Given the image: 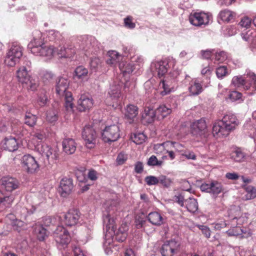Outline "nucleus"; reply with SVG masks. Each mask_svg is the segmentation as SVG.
Returning <instances> with one entry per match:
<instances>
[{
    "label": "nucleus",
    "instance_id": "10",
    "mask_svg": "<svg viewBox=\"0 0 256 256\" xmlns=\"http://www.w3.org/2000/svg\"><path fill=\"white\" fill-rule=\"evenodd\" d=\"M180 244L174 240L166 242L160 249L162 256H173L179 250Z\"/></svg>",
    "mask_w": 256,
    "mask_h": 256
},
{
    "label": "nucleus",
    "instance_id": "12",
    "mask_svg": "<svg viewBox=\"0 0 256 256\" xmlns=\"http://www.w3.org/2000/svg\"><path fill=\"white\" fill-rule=\"evenodd\" d=\"M200 189L202 192H208L215 196L224 190L222 184L216 180H213L209 184H202L200 186Z\"/></svg>",
    "mask_w": 256,
    "mask_h": 256
},
{
    "label": "nucleus",
    "instance_id": "5",
    "mask_svg": "<svg viewBox=\"0 0 256 256\" xmlns=\"http://www.w3.org/2000/svg\"><path fill=\"white\" fill-rule=\"evenodd\" d=\"M54 238L60 249L66 248L70 242L68 230L62 226H58L53 233Z\"/></svg>",
    "mask_w": 256,
    "mask_h": 256
},
{
    "label": "nucleus",
    "instance_id": "34",
    "mask_svg": "<svg viewBox=\"0 0 256 256\" xmlns=\"http://www.w3.org/2000/svg\"><path fill=\"white\" fill-rule=\"evenodd\" d=\"M172 112L170 108L166 107L165 105H161L156 110V113L158 118H164Z\"/></svg>",
    "mask_w": 256,
    "mask_h": 256
},
{
    "label": "nucleus",
    "instance_id": "30",
    "mask_svg": "<svg viewBox=\"0 0 256 256\" xmlns=\"http://www.w3.org/2000/svg\"><path fill=\"white\" fill-rule=\"evenodd\" d=\"M235 14L227 9L221 10L218 14V18L223 22H230L234 19Z\"/></svg>",
    "mask_w": 256,
    "mask_h": 256
},
{
    "label": "nucleus",
    "instance_id": "20",
    "mask_svg": "<svg viewBox=\"0 0 256 256\" xmlns=\"http://www.w3.org/2000/svg\"><path fill=\"white\" fill-rule=\"evenodd\" d=\"M128 226L126 224H122L118 229L114 230L112 232L114 234V237L116 240L122 242L128 236Z\"/></svg>",
    "mask_w": 256,
    "mask_h": 256
},
{
    "label": "nucleus",
    "instance_id": "24",
    "mask_svg": "<svg viewBox=\"0 0 256 256\" xmlns=\"http://www.w3.org/2000/svg\"><path fill=\"white\" fill-rule=\"evenodd\" d=\"M16 76L18 82L22 85L26 82H28V78L31 77L28 73V70L26 66H20L16 70Z\"/></svg>",
    "mask_w": 256,
    "mask_h": 256
},
{
    "label": "nucleus",
    "instance_id": "45",
    "mask_svg": "<svg viewBox=\"0 0 256 256\" xmlns=\"http://www.w3.org/2000/svg\"><path fill=\"white\" fill-rule=\"evenodd\" d=\"M158 183H160L166 188H168L170 186L172 181L166 176L161 175L158 177Z\"/></svg>",
    "mask_w": 256,
    "mask_h": 256
},
{
    "label": "nucleus",
    "instance_id": "7",
    "mask_svg": "<svg viewBox=\"0 0 256 256\" xmlns=\"http://www.w3.org/2000/svg\"><path fill=\"white\" fill-rule=\"evenodd\" d=\"M97 134L94 128L90 126H86L82 132V138L86 146L88 148H94L96 144Z\"/></svg>",
    "mask_w": 256,
    "mask_h": 256
},
{
    "label": "nucleus",
    "instance_id": "46",
    "mask_svg": "<svg viewBox=\"0 0 256 256\" xmlns=\"http://www.w3.org/2000/svg\"><path fill=\"white\" fill-rule=\"evenodd\" d=\"M12 226L13 229L18 232H20L24 227V222L19 220H15L12 222Z\"/></svg>",
    "mask_w": 256,
    "mask_h": 256
},
{
    "label": "nucleus",
    "instance_id": "8",
    "mask_svg": "<svg viewBox=\"0 0 256 256\" xmlns=\"http://www.w3.org/2000/svg\"><path fill=\"white\" fill-rule=\"evenodd\" d=\"M102 136L106 142L116 141L120 136L118 126L113 124L106 126L102 133Z\"/></svg>",
    "mask_w": 256,
    "mask_h": 256
},
{
    "label": "nucleus",
    "instance_id": "42",
    "mask_svg": "<svg viewBox=\"0 0 256 256\" xmlns=\"http://www.w3.org/2000/svg\"><path fill=\"white\" fill-rule=\"evenodd\" d=\"M24 86H26L28 90H34L38 86V83L36 80L34 79L32 77L28 78V82H26L23 84Z\"/></svg>",
    "mask_w": 256,
    "mask_h": 256
},
{
    "label": "nucleus",
    "instance_id": "44",
    "mask_svg": "<svg viewBox=\"0 0 256 256\" xmlns=\"http://www.w3.org/2000/svg\"><path fill=\"white\" fill-rule=\"evenodd\" d=\"M36 120L37 118L35 115L28 114L25 116L24 122L30 126L32 127L36 124Z\"/></svg>",
    "mask_w": 256,
    "mask_h": 256
},
{
    "label": "nucleus",
    "instance_id": "58",
    "mask_svg": "<svg viewBox=\"0 0 256 256\" xmlns=\"http://www.w3.org/2000/svg\"><path fill=\"white\" fill-rule=\"evenodd\" d=\"M241 96L242 94L236 91H232L228 95L230 99L232 102L240 100L241 98Z\"/></svg>",
    "mask_w": 256,
    "mask_h": 256
},
{
    "label": "nucleus",
    "instance_id": "23",
    "mask_svg": "<svg viewBox=\"0 0 256 256\" xmlns=\"http://www.w3.org/2000/svg\"><path fill=\"white\" fill-rule=\"evenodd\" d=\"M2 147L6 150L14 152L18 148V144L16 139L10 136L5 138L1 143Z\"/></svg>",
    "mask_w": 256,
    "mask_h": 256
},
{
    "label": "nucleus",
    "instance_id": "48",
    "mask_svg": "<svg viewBox=\"0 0 256 256\" xmlns=\"http://www.w3.org/2000/svg\"><path fill=\"white\" fill-rule=\"evenodd\" d=\"M146 136L143 133H138L134 134L132 137L133 142L137 144H142L145 141Z\"/></svg>",
    "mask_w": 256,
    "mask_h": 256
},
{
    "label": "nucleus",
    "instance_id": "28",
    "mask_svg": "<svg viewBox=\"0 0 256 256\" xmlns=\"http://www.w3.org/2000/svg\"><path fill=\"white\" fill-rule=\"evenodd\" d=\"M156 115V110L147 108L142 114V118L147 123L150 124L154 121Z\"/></svg>",
    "mask_w": 256,
    "mask_h": 256
},
{
    "label": "nucleus",
    "instance_id": "52",
    "mask_svg": "<svg viewBox=\"0 0 256 256\" xmlns=\"http://www.w3.org/2000/svg\"><path fill=\"white\" fill-rule=\"evenodd\" d=\"M228 58V54L224 51L216 52L215 54V60L219 62H222Z\"/></svg>",
    "mask_w": 256,
    "mask_h": 256
},
{
    "label": "nucleus",
    "instance_id": "62",
    "mask_svg": "<svg viewBox=\"0 0 256 256\" xmlns=\"http://www.w3.org/2000/svg\"><path fill=\"white\" fill-rule=\"evenodd\" d=\"M185 200L184 196L182 194L174 196V200L182 207L184 206Z\"/></svg>",
    "mask_w": 256,
    "mask_h": 256
},
{
    "label": "nucleus",
    "instance_id": "17",
    "mask_svg": "<svg viewBox=\"0 0 256 256\" xmlns=\"http://www.w3.org/2000/svg\"><path fill=\"white\" fill-rule=\"evenodd\" d=\"M94 104L92 98L86 94H82L78 100V108L79 111L84 112L91 108Z\"/></svg>",
    "mask_w": 256,
    "mask_h": 256
},
{
    "label": "nucleus",
    "instance_id": "40",
    "mask_svg": "<svg viewBox=\"0 0 256 256\" xmlns=\"http://www.w3.org/2000/svg\"><path fill=\"white\" fill-rule=\"evenodd\" d=\"M119 68L124 74H130L133 71L132 65L127 63L124 60L122 61L119 64Z\"/></svg>",
    "mask_w": 256,
    "mask_h": 256
},
{
    "label": "nucleus",
    "instance_id": "4",
    "mask_svg": "<svg viewBox=\"0 0 256 256\" xmlns=\"http://www.w3.org/2000/svg\"><path fill=\"white\" fill-rule=\"evenodd\" d=\"M22 47L18 42L12 43L6 56V64L9 66H14L22 56Z\"/></svg>",
    "mask_w": 256,
    "mask_h": 256
},
{
    "label": "nucleus",
    "instance_id": "38",
    "mask_svg": "<svg viewBox=\"0 0 256 256\" xmlns=\"http://www.w3.org/2000/svg\"><path fill=\"white\" fill-rule=\"evenodd\" d=\"M246 194L244 198L246 200H250L256 197V189L252 186L244 185V186Z\"/></svg>",
    "mask_w": 256,
    "mask_h": 256
},
{
    "label": "nucleus",
    "instance_id": "18",
    "mask_svg": "<svg viewBox=\"0 0 256 256\" xmlns=\"http://www.w3.org/2000/svg\"><path fill=\"white\" fill-rule=\"evenodd\" d=\"M190 126L192 133L196 136L204 134L207 127L206 121L203 118L193 122Z\"/></svg>",
    "mask_w": 256,
    "mask_h": 256
},
{
    "label": "nucleus",
    "instance_id": "35",
    "mask_svg": "<svg viewBox=\"0 0 256 256\" xmlns=\"http://www.w3.org/2000/svg\"><path fill=\"white\" fill-rule=\"evenodd\" d=\"M88 70L84 66H78L74 70V76L78 80H84L88 76Z\"/></svg>",
    "mask_w": 256,
    "mask_h": 256
},
{
    "label": "nucleus",
    "instance_id": "9",
    "mask_svg": "<svg viewBox=\"0 0 256 256\" xmlns=\"http://www.w3.org/2000/svg\"><path fill=\"white\" fill-rule=\"evenodd\" d=\"M22 164L24 170L30 174L36 172L40 168L38 162L30 154H26L22 156Z\"/></svg>",
    "mask_w": 256,
    "mask_h": 256
},
{
    "label": "nucleus",
    "instance_id": "47",
    "mask_svg": "<svg viewBox=\"0 0 256 256\" xmlns=\"http://www.w3.org/2000/svg\"><path fill=\"white\" fill-rule=\"evenodd\" d=\"M163 164L162 160H158L156 157L152 155L148 160L147 164L149 166H161Z\"/></svg>",
    "mask_w": 256,
    "mask_h": 256
},
{
    "label": "nucleus",
    "instance_id": "2",
    "mask_svg": "<svg viewBox=\"0 0 256 256\" xmlns=\"http://www.w3.org/2000/svg\"><path fill=\"white\" fill-rule=\"evenodd\" d=\"M68 84L69 82L68 79L64 78H60L56 82V93L58 95L64 96V107L66 111L70 112L73 111L74 98L72 94L70 92L66 91Z\"/></svg>",
    "mask_w": 256,
    "mask_h": 256
},
{
    "label": "nucleus",
    "instance_id": "55",
    "mask_svg": "<svg viewBox=\"0 0 256 256\" xmlns=\"http://www.w3.org/2000/svg\"><path fill=\"white\" fill-rule=\"evenodd\" d=\"M47 102L48 98L45 93H42L38 96V103L40 106H45Z\"/></svg>",
    "mask_w": 256,
    "mask_h": 256
},
{
    "label": "nucleus",
    "instance_id": "16",
    "mask_svg": "<svg viewBox=\"0 0 256 256\" xmlns=\"http://www.w3.org/2000/svg\"><path fill=\"white\" fill-rule=\"evenodd\" d=\"M80 218V212L75 209L70 210L64 215V222L69 226H72L76 224Z\"/></svg>",
    "mask_w": 256,
    "mask_h": 256
},
{
    "label": "nucleus",
    "instance_id": "64",
    "mask_svg": "<svg viewBox=\"0 0 256 256\" xmlns=\"http://www.w3.org/2000/svg\"><path fill=\"white\" fill-rule=\"evenodd\" d=\"M247 77L251 80V84L253 88L256 90V76L252 72H249L247 74Z\"/></svg>",
    "mask_w": 256,
    "mask_h": 256
},
{
    "label": "nucleus",
    "instance_id": "61",
    "mask_svg": "<svg viewBox=\"0 0 256 256\" xmlns=\"http://www.w3.org/2000/svg\"><path fill=\"white\" fill-rule=\"evenodd\" d=\"M64 54H62V58H70L75 53L74 50L71 48H64Z\"/></svg>",
    "mask_w": 256,
    "mask_h": 256
},
{
    "label": "nucleus",
    "instance_id": "26",
    "mask_svg": "<svg viewBox=\"0 0 256 256\" xmlns=\"http://www.w3.org/2000/svg\"><path fill=\"white\" fill-rule=\"evenodd\" d=\"M188 90L190 95L198 96L203 91V88L199 81L195 79L190 82Z\"/></svg>",
    "mask_w": 256,
    "mask_h": 256
},
{
    "label": "nucleus",
    "instance_id": "54",
    "mask_svg": "<svg viewBox=\"0 0 256 256\" xmlns=\"http://www.w3.org/2000/svg\"><path fill=\"white\" fill-rule=\"evenodd\" d=\"M226 232L230 236H238L241 234L243 231L240 226H236L235 229L229 230Z\"/></svg>",
    "mask_w": 256,
    "mask_h": 256
},
{
    "label": "nucleus",
    "instance_id": "49",
    "mask_svg": "<svg viewBox=\"0 0 256 256\" xmlns=\"http://www.w3.org/2000/svg\"><path fill=\"white\" fill-rule=\"evenodd\" d=\"M216 74L218 78H223L225 76L228 74V72L226 66H221L216 68Z\"/></svg>",
    "mask_w": 256,
    "mask_h": 256
},
{
    "label": "nucleus",
    "instance_id": "53",
    "mask_svg": "<svg viewBox=\"0 0 256 256\" xmlns=\"http://www.w3.org/2000/svg\"><path fill=\"white\" fill-rule=\"evenodd\" d=\"M144 181L148 186L156 185L158 184V177L148 176L144 178Z\"/></svg>",
    "mask_w": 256,
    "mask_h": 256
},
{
    "label": "nucleus",
    "instance_id": "41",
    "mask_svg": "<svg viewBox=\"0 0 256 256\" xmlns=\"http://www.w3.org/2000/svg\"><path fill=\"white\" fill-rule=\"evenodd\" d=\"M14 199V197L12 194L6 196L0 190V204L3 203L8 206L13 202Z\"/></svg>",
    "mask_w": 256,
    "mask_h": 256
},
{
    "label": "nucleus",
    "instance_id": "6",
    "mask_svg": "<svg viewBox=\"0 0 256 256\" xmlns=\"http://www.w3.org/2000/svg\"><path fill=\"white\" fill-rule=\"evenodd\" d=\"M28 47L31 48V52L34 54L47 57L48 58H52L55 54V50L53 46L46 45L44 43L37 44L36 40L29 44Z\"/></svg>",
    "mask_w": 256,
    "mask_h": 256
},
{
    "label": "nucleus",
    "instance_id": "56",
    "mask_svg": "<svg viewBox=\"0 0 256 256\" xmlns=\"http://www.w3.org/2000/svg\"><path fill=\"white\" fill-rule=\"evenodd\" d=\"M124 26L130 29H132L135 28L136 24L132 22V18L130 16H128L124 19Z\"/></svg>",
    "mask_w": 256,
    "mask_h": 256
},
{
    "label": "nucleus",
    "instance_id": "14",
    "mask_svg": "<svg viewBox=\"0 0 256 256\" xmlns=\"http://www.w3.org/2000/svg\"><path fill=\"white\" fill-rule=\"evenodd\" d=\"M73 188L72 180L64 178L60 182L58 191L62 196L66 198L71 194Z\"/></svg>",
    "mask_w": 256,
    "mask_h": 256
},
{
    "label": "nucleus",
    "instance_id": "25",
    "mask_svg": "<svg viewBox=\"0 0 256 256\" xmlns=\"http://www.w3.org/2000/svg\"><path fill=\"white\" fill-rule=\"evenodd\" d=\"M155 72L159 78L164 76L168 72V63L162 60L154 63Z\"/></svg>",
    "mask_w": 256,
    "mask_h": 256
},
{
    "label": "nucleus",
    "instance_id": "59",
    "mask_svg": "<svg viewBox=\"0 0 256 256\" xmlns=\"http://www.w3.org/2000/svg\"><path fill=\"white\" fill-rule=\"evenodd\" d=\"M251 22V20L249 18L246 16L241 20L239 24L242 27L248 28L250 26Z\"/></svg>",
    "mask_w": 256,
    "mask_h": 256
},
{
    "label": "nucleus",
    "instance_id": "22",
    "mask_svg": "<svg viewBox=\"0 0 256 256\" xmlns=\"http://www.w3.org/2000/svg\"><path fill=\"white\" fill-rule=\"evenodd\" d=\"M108 58L107 59L106 64L110 66H119V64L122 61H124V57L119 54L118 52L114 50L109 51L108 52Z\"/></svg>",
    "mask_w": 256,
    "mask_h": 256
},
{
    "label": "nucleus",
    "instance_id": "21",
    "mask_svg": "<svg viewBox=\"0 0 256 256\" xmlns=\"http://www.w3.org/2000/svg\"><path fill=\"white\" fill-rule=\"evenodd\" d=\"M230 216L232 218V222L236 220V226L242 225L245 221L246 218L244 216H239L240 214V208L238 206H234L231 207L229 210Z\"/></svg>",
    "mask_w": 256,
    "mask_h": 256
},
{
    "label": "nucleus",
    "instance_id": "43",
    "mask_svg": "<svg viewBox=\"0 0 256 256\" xmlns=\"http://www.w3.org/2000/svg\"><path fill=\"white\" fill-rule=\"evenodd\" d=\"M112 234H110L108 235V234H106V238L104 241V247L105 248V250L106 252L108 254L110 251L109 249L111 248V245L113 242V238H112Z\"/></svg>",
    "mask_w": 256,
    "mask_h": 256
},
{
    "label": "nucleus",
    "instance_id": "51",
    "mask_svg": "<svg viewBox=\"0 0 256 256\" xmlns=\"http://www.w3.org/2000/svg\"><path fill=\"white\" fill-rule=\"evenodd\" d=\"M166 142H164L162 144H154V150L156 154H163L166 150L165 148V144Z\"/></svg>",
    "mask_w": 256,
    "mask_h": 256
},
{
    "label": "nucleus",
    "instance_id": "19",
    "mask_svg": "<svg viewBox=\"0 0 256 256\" xmlns=\"http://www.w3.org/2000/svg\"><path fill=\"white\" fill-rule=\"evenodd\" d=\"M63 151L67 154H73L76 148L75 140L71 138H64L62 142Z\"/></svg>",
    "mask_w": 256,
    "mask_h": 256
},
{
    "label": "nucleus",
    "instance_id": "32",
    "mask_svg": "<svg viewBox=\"0 0 256 256\" xmlns=\"http://www.w3.org/2000/svg\"><path fill=\"white\" fill-rule=\"evenodd\" d=\"M246 80L242 76H234L232 80V84L234 86H242L246 90H248L250 86L246 84Z\"/></svg>",
    "mask_w": 256,
    "mask_h": 256
},
{
    "label": "nucleus",
    "instance_id": "50",
    "mask_svg": "<svg viewBox=\"0 0 256 256\" xmlns=\"http://www.w3.org/2000/svg\"><path fill=\"white\" fill-rule=\"evenodd\" d=\"M46 120L51 124H54L58 120V116L54 110H50L47 112Z\"/></svg>",
    "mask_w": 256,
    "mask_h": 256
},
{
    "label": "nucleus",
    "instance_id": "57",
    "mask_svg": "<svg viewBox=\"0 0 256 256\" xmlns=\"http://www.w3.org/2000/svg\"><path fill=\"white\" fill-rule=\"evenodd\" d=\"M72 251L74 256H88L86 253L83 251L78 246H73Z\"/></svg>",
    "mask_w": 256,
    "mask_h": 256
},
{
    "label": "nucleus",
    "instance_id": "60",
    "mask_svg": "<svg viewBox=\"0 0 256 256\" xmlns=\"http://www.w3.org/2000/svg\"><path fill=\"white\" fill-rule=\"evenodd\" d=\"M101 60L97 58H93L90 62V65L92 69L96 70L100 65Z\"/></svg>",
    "mask_w": 256,
    "mask_h": 256
},
{
    "label": "nucleus",
    "instance_id": "63",
    "mask_svg": "<svg viewBox=\"0 0 256 256\" xmlns=\"http://www.w3.org/2000/svg\"><path fill=\"white\" fill-rule=\"evenodd\" d=\"M32 139L34 140H39L40 142L42 141L46 138V134L44 132H37L34 133L32 136Z\"/></svg>",
    "mask_w": 256,
    "mask_h": 256
},
{
    "label": "nucleus",
    "instance_id": "33",
    "mask_svg": "<svg viewBox=\"0 0 256 256\" xmlns=\"http://www.w3.org/2000/svg\"><path fill=\"white\" fill-rule=\"evenodd\" d=\"M120 85L112 86L108 91V95L112 100L116 102L120 96Z\"/></svg>",
    "mask_w": 256,
    "mask_h": 256
},
{
    "label": "nucleus",
    "instance_id": "29",
    "mask_svg": "<svg viewBox=\"0 0 256 256\" xmlns=\"http://www.w3.org/2000/svg\"><path fill=\"white\" fill-rule=\"evenodd\" d=\"M184 206L190 212H194L198 210V204L196 199L190 197L185 200Z\"/></svg>",
    "mask_w": 256,
    "mask_h": 256
},
{
    "label": "nucleus",
    "instance_id": "39",
    "mask_svg": "<svg viewBox=\"0 0 256 256\" xmlns=\"http://www.w3.org/2000/svg\"><path fill=\"white\" fill-rule=\"evenodd\" d=\"M159 89H162L160 91V94L162 96H165L168 94L170 92V86L168 84V82L166 80H161L159 84Z\"/></svg>",
    "mask_w": 256,
    "mask_h": 256
},
{
    "label": "nucleus",
    "instance_id": "13",
    "mask_svg": "<svg viewBox=\"0 0 256 256\" xmlns=\"http://www.w3.org/2000/svg\"><path fill=\"white\" fill-rule=\"evenodd\" d=\"M40 152L43 157L46 158L50 162H54L58 158V150L56 148L44 144L42 145Z\"/></svg>",
    "mask_w": 256,
    "mask_h": 256
},
{
    "label": "nucleus",
    "instance_id": "1",
    "mask_svg": "<svg viewBox=\"0 0 256 256\" xmlns=\"http://www.w3.org/2000/svg\"><path fill=\"white\" fill-rule=\"evenodd\" d=\"M239 122L236 116L232 114L224 115L222 120L214 124L213 135L216 138L228 136L238 124Z\"/></svg>",
    "mask_w": 256,
    "mask_h": 256
},
{
    "label": "nucleus",
    "instance_id": "11",
    "mask_svg": "<svg viewBox=\"0 0 256 256\" xmlns=\"http://www.w3.org/2000/svg\"><path fill=\"white\" fill-rule=\"evenodd\" d=\"M211 17L210 15L205 12H194L190 15L189 20L192 25L200 26L203 25H207L209 23Z\"/></svg>",
    "mask_w": 256,
    "mask_h": 256
},
{
    "label": "nucleus",
    "instance_id": "31",
    "mask_svg": "<svg viewBox=\"0 0 256 256\" xmlns=\"http://www.w3.org/2000/svg\"><path fill=\"white\" fill-rule=\"evenodd\" d=\"M230 158L236 162H242L246 158L245 154L239 148H236L230 154Z\"/></svg>",
    "mask_w": 256,
    "mask_h": 256
},
{
    "label": "nucleus",
    "instance_id": "27",
    "mask_svg": "<svg viewBox=\"0 0 256 256\" xmlns=\"http://www.w3.org/2000/svg\"><path fill=\"white\" fill-rule=\"evenodd\" d=\"M148 218L149 222L154 225L160 226L163 223V218L158 212H150Z\"/></svg>",
    "mask_w": 256,
    "mask_h": 256
},
{
    "label": "nucleus",
    "instance_id": "37",
    "mask_svg": "<svg viewBox=\"0 0 256 256\" xmlns=\"http://www.w3.org/2000/svg\"><path fill=\"white\" fill-rule=\"evenodd\" d=\"M138 108L136 106L132 104L128 106L126 109L125 116L130 120H132L138 114Z\"/></svg>",
    "mask_w": 256,
    "mask_h": 256
},
{
    "label": "nucleus",
    "instance_id": "3",
    "mask_svg": "<svg viewBox=\"0 0 256 256\" xmlns=\"http://www.w3.org/2000/svg\"><path fill=\"white\" fill-rule=\"evenodd\" d=\"M106 212L103 214L104 225L110 234L115 230V220L114 215L118 210L117 202L115 200L108 202L106 206Z\"/></svg>",
    "mask_w": 256,
    "mask_h": 256
},
{
    "label": "nucleus",
    "instance_id": "36",
    "mask_svg": "<svg viewBox=\"0 0 256 256\" xmlns=\"http://www.w3.org/2000/svg\"><path fill=\"white\" fill-rule=\"evenodd\" d=\"M34 232L40 241L44 240L47 236L46 228L41 225H36L34 228Z\"/></svg>",
    "mask_w": 256,
    "mask_h": 256
},
{
    "label": "nucleus",
    "instance_id": "15",
    "mask_svg": "<svg viewBox=\"0 0 256 256\" xmlns=\"http://www.w3.org/2000/svg\"><path fill=\"white\" fill-rule=\"evenodd\" d=\"M2 188L7 192H12L18 188L20 182L16 178L10 176H4L0 180Z\"/></svg>",
    "mask_w": 256,
    "mask_h": 256
}]
</instances>
